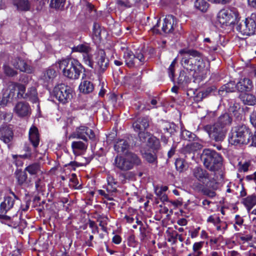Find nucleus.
<instances>
[{"instance_id": "f257e3e1", "label": "nucleus", "mask_w": 256, "mask_h": 256, "mask_svg": "<svg viewBox=\"0 0 256 256\" xmlns=\"http://www.w3.org/2000/svg\"><path fill=\"white\" fill-rule=\"evenodd\" d=\"M179 54L183 56L181 64L187 70L202 76L208 72V64L200 52L194 49L184 48L179 51Z\"/></svg>"}, {"instance_id": "f03ea898", "label": "nucleus", "mask_w": 256, "mask_h": 256, "mask_svg": "<svg viewBox=\"0 0 256 256\" xmlns=\"http://www.w3.org/2000/svg\"><path fill=\"white\" fill-rule=\"evenodd\" d=\"M59 68L66 77L72 80L79 78L83 66L76 59H64L58 62Z\"/></svg>"}, {"instance_id": "7ed1b4c3", "label": "nucleus", "mask_w": 256, "mask_h": 256, "mask_svg": "<svg viewBox=\"0 0 256 256\" xmlns=\"http://www.w3.org/2000/svg\"><path fill=\"white\" fill-rule=\"evenodd\" d=\"M202 157L204 166L210 170H217L221 164L222 158L214 150L204 149Z\"/></svg>"}, {"instance_id": "20e7f679", "label": "nucleus", "mask_w": 256, "mask_h": 256, "mask_svg": "<svg viewBox=\"0 0 256 256\" xmlns=\"http://www.w3.org/2000/svg\"><path fill=\"white\" fill-rule=\"evenodd\" d=\"M228 141L233 145L246 144L249 142L248 132L244 126L233 128L230 134Z\"/></svg>"}, {"instance_id": "39448f33", "label": "nucleus", "mask_w": 256, "mask_h": 256, "mask_svg": "<svg viewBox=\"0 0 256 256\" xmlns=\"http://www.w3.org/2000/svg\"><path fill=\"white\" fill-rule=\"evenodd\" d=\"M53 94L60 102L65 104L68 103L72 98L73 90L70 86L60 84L54 88Z\"/></svg>"}, {"instance_id": "423d86ee", "label": "nucleus", "mask_w": 256, "mask_h": 256, "mask_svg": "<svg viewBox=\"0 0 256 256\" xmlns=\"http://www.w3.org/2000/svg\"><path fill=\"white\" fill-rule=\"evenodd\" d=\"M114 162L116 166L119 169L127 170L131 169L134 164H140V160L135 154L130 153L125 158L117 156L115 158Z\"/></svg>"}, {"instance_id": "0eeeda50", "label": "nucleus", "mask_w": 256, "mask_h": 256, "mask_svg": "<svg viewBox=\"0 0 256 256\" xmlns=\"http://www.w3.org/2000/svg\"><path fill=\"white\" fill-rule=\"evenodd\" d=\"M238 18V12L234 8L221 10L217 15L218 20L222 25L234 24Z\"/></svg>"}, {"instance_id": "6e6552de", "label": "nucleus", "mask_w": 256, "mask_h": 256, "mask_svg": "<svg viewBox=\"0 0 256 256\" xmlns=\"http://www.w3.org/2000/svg\"><path fill=\"white\" fill-rule=\"evenodd\" d=\"M92 66H90L98 72H104L108 65V60L106 58V53L104 50H100L94 56H92Z\"/></svg>"}, {"instance_id": "1a4fd4ad", "label": "nucleus", "mask_w": 256, "mask_h": 256, "mask_svg": "<svg viewBox=\"0 0 256 256\" xmlns=\"http://www.w3.org/2000/svg\"><path fill=\"white\" fill-rule=\"evenodd\" d=\"M123 58L126 64L130 68L141 66L145 62V58L142 54L138 53L135 56L132 51L128 48L125 50Z\"/></svg>"}, {"instance_id": "9d476101", "label": "nucleus", "mask_w": 256, "mask_h": 256, "mask_svg": "<svg viewBox=\"0 0 256 256\" xmlns=\"http://www.w3.org/2000/svg\"><path fill=\"white\" fill-rule=\"evenodd\" d=\"M72 52L82 54L83 62L84 64L88 66H92V48L88 44L84 43L74 46L72 48Z\"/></svg>"}, {"instance_id": "9b49d317", "label": "nucleus", "mask_w": 256, "mask_h": 256, "mask_svg": "<svg viewBox=\"0 0 256 256\" xmlns=\"http://www.w3.org/2000/svg\"><path fill=\"white\" fill-rule=\"evenodd\" d=\"M206 128H208L210 137L216 142H222L225 138L226 130L224 126L214 124L212 126H207Z\"/></svg>"}, {"instance_id": "f8f14e48", "label": "nucleus", "mask_w": 256, "mask_h": 256, "mask_svg": "<svg viewBox=\"0 0 256 256\" xmlns=\"http://www.w3.org/2000/svg\"><path fill=\"white\" fill-rule=\"evenodd\" d=\"M18 197L12 191H10L9 194L6 196L4 201L0 204V213H6L12 208L15 201Z\"/></svg>"}, {"instance_id": "ddd939ff", "label": "nucleus", "mask_w": 256, "mask_h": 256, "mask_svg": "<svg viewBox=\"0 0 256 256\" xmlns=\"http://www.w3.org/2000/svg\"><path fill=\"white\" fill-rule=\"evenodd\" d=\"M13 112L18 116L24 118L30 115L32 110L28 103L19 102L14 106Z\"/></svg>"}, {"instance_id": "4468645a", "label": "nucleus", "mask_w": 256, "mask_h": 256, "mask_svg": "<svg viewBox=\"0 0 256 256\" xmlns=\"http://www.w3.org/2000/svg\"><path fill=\"white\" fill-rule=\"evenodd\" d=\"M192 176L198 182L205 184L207 187H210V180L209 178V174L206 170L200 167H196L192 170Z\"/></svg>"}, {"instance_id": "2eb2a0df", "label": "nucleus", "mask_w": 256, "mask_h": 256, "mask_svg": "<svg viewBox=\"0 0 256 256\" xmlns=\"http://www.w3.org/2000/svg\"><path fill=\"white\" fill-rule=\"evenodd\" d=\"M9 60L11 65L22 72L32 73L33 71L32 68L24 60L19 56L12 57Z\"/></svg>"}, {"instance_id": "dca6fc26", "label": "nucleus", "mask_w": 256, "mask_h": 256, "mask_svg": "<svg viewBox=\"0 0 256 256\" xmlns=\"http://www.w3.org/2000/svg\"><path fill=\"white\" fill-rule=\"evenodd\" d=\"M74 135V138H81L86 141L87 140V137H88L90 140H94L95 138L94 132L91 129L84 126L77 128Z\"/></svg>"}, {"instance_id": "f3484780", "label": "nucleus", "mask_w": 256, "mask_h": 256, "mask_svg": "<svg viewBox=\"0 0 256 256\" xmlns=\"http://www.w3.org/2000/svg\"><path fill=\"white\" fill-rule=\"evenodd\" d=\"M15 84L12 83L6 88L4 93L2 100L0 101V108L6 106L8 102L12 101L15 96Z\"/></svg>"}, {"instance_id": "a211bd4d", "label": "nucleus", "mask_w": 256, "mask_h": 256, "mask_svg": "<svg viewBox=\"0 0 256 256\" xmlns=\"http://www.w3.org/2000/svg\"><path fill=\"white\" fill-rule=\"evenodd\" d=\"M176 24V19L173 16H166L164 20L162 30L164 33L172 32Z\"/></svg>"}, {"instance_id": "6ab92c4d", "label": "nucleus", "mask_w": 256, "mask_h": 256, "mask_svg": "<svg viewBox=\"0 0 256 256\" xmlns=\"http://www.w3.org/2000/svg\"><path fill=\"white\" fill-rule=\"evenodd\" d=\"M13 136V132L10 126H6L0 128V139L4 143L8 144L10 142Z\"/></svg>"}, {"instance_id": "aec40b11", "label": "nucleus", "mask_w": 256, "mask_h": 256, "mask_svg": "<svg viewBox=\"0 0 256 256\" xmlns=\"http://www.w3.org/2000/svg\"><path fill=\"white\" fill-rule=\"evenodd\" d=\"M29 140L34 148H36L40 144V137L38 128L32 126L29 130Z\"/></svg>"}, {"instance_id": "412c9836", "label": "nucleus", "mask_w": 256, "mask_h": 256, "mask_svg": "<svg viewBox=\"0 0 256 256\" xmlns=\"http://www.w3.org/2000/svg\"><path fill=\"white\" fill-rule=\"evenodd\" d=\"M16 178L19 185L28 186L31 185L32 180H28V175L26 172L17 170L15 172Z\"/></svg>"}, {"instance_id": "4be33fe9", "label": "nucleus", "mask_w": 256, "mask_h": 256, "mask_svg": "<svg viewBox=\"0 0 256 256\" xmlns=\"http://www.w3.org/2000/svg\"><path fill=\"white\" fill-rule=\"evenodd\" d=\"M88 144L81 141H74L72 143V148L76 156H79L86 150Z\"/></svg>"}, {"instance_id": "5701e85b", "label": "nucleus", "mask_w": 256, "mask_h": 256, "mask_svg": "<svg viewBox=\"0 0 256 256\" xmlns=\"http://www.w3.org/2000/svg\"><path fill=\"white\" fill-rule=\"evenodd\" d=\"M24 170V172L28 173L31 176H38L42 174L40 164L36 162L29 164Z\"/></svg>"}, {"instance_id": "b1692460", "label": "nucleus", "mask_w": 256, "mask_h": 256, "mask_svg": "<svg viewBox=\"0 0 256 256\" xmlns=\"http://www.w3.org/2000/svg\"><path fill=\"white\" fill-rule=\"evenodd\" d=\"M204 245V242L200 241L194 243L192 246V251L188 256H202L204 252L202 249Z\"/></svg>"}, {"instance_id": "393cba45", "label": "nucleus", "mask_w": 256, "mask_h": 256, "mask_svg": "<svg viewBox=\"0 0 256 256\" xmlns=\"http://www.w3.org/2000/svg\"><path fill=\"white\" fill-rule=\"evenodd\" d=\"M236 87L239 91L248 92L252 89L253 85L251 80L248 78H244L240 80L237 84Z\"/></svg>"}, {"instance_id": "a878e982", "label": "nucleus", "mask_w": 256, "mask_h": 256, "mask_svg": "<svg viewBox=\"0 0 256 256\" xmlns=\"http://www.w3.org/2000/svg\"><path fill=\"white\" fill-rule=\"evenodd\" d=\"M132 126L136 132L145 130L149 126V121L147 118H142L134 122Z\"/></svg>"}, {"instance_id": "bb28decb", "label": "nucleus", "mask_w": 256, "mask_h": 256, "mask_svg": "<svg viewBox=\"0 0 256 256\" xmlns=\"http://www.w3.org/2000/svg\"><path fill=\"white\" fill-rule=\"evenodd\" d=\"M141 153L142 157L148 162L152 163L156 160V153L154 152H151L148 150L146 148H142Z\"/></svg>"}, {"instance_id": "cd10ccee", "label": "nucleus", "mask_w": 256, "mask_h": 256, "mask_svg": "<svg viewBox=\"0 0 256 256\" xmlns=\"http://www.w3.org/2000/svg\"><path fill=\"white\" fill-rule=\"evenodd\" d=\"M242 202L250 211L256 204V196L252 194L242 198Z\"/></svg>"}, {"instance_id": "c85d7f7f", "label": "nucleus", "mask_w": 256, "mask_h": 256, "mask_svg": "<svg viewBox=\"0 0 256 256\" xmlns=\"http://www.w3.org/2000/svg\"><path fill=\"white\" fill-rule=\"evenodd\" d=\"M240 98L246 104L252 106L256 104V97L252 94H242Z\"/></svg>"}, {"instance_id": "c756f323", "label": "nucleus", "mask_w": 256, "mask_h": 256, "mask_svg": "<svg viewBox=\"0 0 256 256\" xmlns=\"http://www.w3.org/2000/svg\"><path fill=\"white\" fill-rule=\"evenodd\" d=\"M79 89L81 92L84 94H88L92 92L94 86L90 81L84 80L80 84Z\"/></svg>"}, {"instance_id": "7c9ffc66", "label": "nucleus", "mask_w": 256, "mask_h": 256, "mask_svg": "<svg viewBox=\"0 0 256 256\" xmlns=\"http://www.w3.org/2000/svg\"><path fill=\"white\" fill-rule=\"evenodd\" d=\"M26 98L24 99L28 100L32 103H36L38 102V94L36 89L34 88H30L26 94Z\"/></svg>"}, {"instance_id": "2f4dec72", "label": "nucleus", "mask_w": 256, "mask_h": 256, "mask_svg": "<svg viewBox=\"0 0 256 256\" xmlns=\"http://www.w3.org/2000/svg\"><path fill=\"white\" fill-rule=\"evenodd\" d=\"M128 147V142L126 140L122 139L118 140L114 146L115 150L118 153L124 152Z\"/></svg>"}, {"instance_id": "473e14b6", "label": "nucleus", "mask_w": 256, "mask_h": 256, "mask_svg": "<svg viewBox=\"0 0 256 256\" xmlns=\"http://www.w3.org/2000/svg\"><path fill=\"white\" fill-rule=\"evenodd\" d=\"M10 64H11L10 61L8 60V62L4 64L2 70H4V74L6 76L13 77L18 74V72L12 68L10 66Z\"/></svg>"}, {"instance_id": "72a5a7b5", "label": "nucleus", "mask_w": 256, "mask_h": 256, "mask_svg": "<svg viewBox=\"0 0 256 256\" xmlns=\"http://www.w3.org/2000/svg\"><path fill=\"white\" fill-rule=\"evenodd\" d=\"M148 146L154 150H158L160 147L159 140L156 137L151 136L148 138Z\"/></svg>"}, {"instance_id": "f704fd0d", "label": "nucleus", "mask_w": 256, "mask_h": 256, "mask_svg": "<svg viewBox=\"0 0 256 256\" xmlns=\"http://www.w3.org/2000/svg\"><path fill=\"white\" fill-rule=\"evenodd\" d=\"M14 3L19 10L27 11L30 8L28 0H14Z\"/></svg>"}, {"instance_id": "c9c22d12", "label": "nucleus", "mask_w": 256, "mask_h": 256, "mask_svg": "<svg viewBox=\"0 0 256 256\" xmlns=\"http://www.w3.org/2000/svg\"><path fill=\"white\" fill-rule=\"evenodd\" d=\"M12 84H15V92L16 90V88L18 90L17 96L18 98H26V86L22 84L18 83H12Z\"/></svg>"}, {"instance_id": "e433bc0d", "label": "nucleus", "mask_w": 256, "mask_h": 256, "mask_svg": "<svg viewBox=\"0 0 256 256\" xmlns=\"http://www.w3.org/2000/svg\"><path fill=\"white\" fill-rule=\"evenodd\" d=\"M107 181L108 186L107 190L110 192H115L116 190V186L117 184L116 180L114 178V176L110 174H108Z\"/></svg>"}, {"instance_id": "4c0bfd02", "label": "nucleus", "mask_w": 256, "mask_h": 256, "mask_svg": "<svg viewBox=\"0 0 256 256\" xmlns=\"http://www.w3.org/2000/svg\"><path fill=\"white\" fill-rule=\"evenodd\" d=\"M194 6L196 9L202 12H206L208 10L209 4L204 0H196Z\"/></svg>"}, {"instance_id": "58836bf2", "label": "nucleus", "mask_w": 256, "mask_h": 256, "mask_svg": "<svg viewBox=\"0 0 256 256\" xmlns=\"http://www.w3.org/2000/svg\"><path fill=\"white\" fill-rule=\"evenodd\" d=\"M232 122V118L228 114H225L220 116L218 122L216 124L222 126L225 128V126L230 124Z\"/></svg>"}, {"instance_id": "ea45409f", "label": "nucleus", "mask_w": 256, "mask_h": 256, "mask_svg": "<svg viewBox=\"0 0 256 256\" xmlns=\"http://www.w3.org/2000/svg\"><path fill=\"white\" fill-rule=\"evenodd\" d=\"M246 22L249 35L253 34L256 26L254 22L250 18H246Z\"/></svg>"}, {"instance_id": "a19ab883", "label": "nucleus", "mask_w": 256, "mask_h": 256, "mask_svg": "<svg viewBox=\"0 0 256 256\" xmlns=\"http://www.w3.org/2000/svg\"><path fill=\"white\" fill-rule=\"evenodd\" d=\"M66 0H51L50 6L56 9H62L65 4Z\"/></svg>"}, {"instance_id": "79ce46f5", "label": "nucleus", "mask_w": 256, "mask_h": 256, "mask_svg": "<svg viewBox=\"0 0 256 256\" xmlns=\"http://www.w3.org/2000/svg\"><path fill=\"white\" fill-rule=\"evenodd\" d=\"M116 4L117 6L121 9L128 8L132 6L129 0H116Z\"/></svg>"}, {"instance_id": "37998d69", "label": "nucleus", "mask_w": 256, "mask_h": 256, "mask_svg": "<svg viewBox=\"0 0 256 256\" xmlns=\"http://www.w3.org/2000/svg\"><path fill=\"white\" fill-rule=\"evenodd\" d=\"M36 177L37 178L35 181L36 188L38 191H40L42 190L43 188L45 186V184L43 181L44 177L42 174Z\"/></svg>"}, {"instance_id": "c03bdc74", "label": "nucleus", "mask_w": 256, "mask_h": 256, "mask_svg": "<svg viewBox=\"0 0 256 256\" xmlns=\"http://www.w3.org/2000/svg\"><path fill=\"white\" fill-rule=\"evenodd\" d=\"M236 29L244 35L250 36L246 27V19L238 26Z\"/></svg>"}, {"instance_id": "a18cd8bd", "label": "nucleus", "mask_w": 256, "mask_h": 256, "mask_svg": "<svg viewBox=\"0 0 256 256\" xmlns=\"http://www.w3.org/2000/svg\"><path fill=\"white\" fill-rule=\"evenodd\" d=\"M56 76V71L52 69H49L45 72L44 78L46 81L48 82L55 78Z\"/></svg>"}, {"instance_id": "49530a36", "label": "nucleus", "mask_w": 256, "mask_h": 256, "mask_svg": "<svg viewBox=\"0 0 256 256\" xmlns=\"http://www.w3.org/2000/svg\"><path fill=\"white\" fill-rule=\"evenodd\" d=\"M220 217L216 214L211 215L209 216L206 220V222L209 223H212L214 225L219 224L220 222Z\"/></svg>"}, {"instance_id": "de8ad7c7", "label": "nucleus", "mask_w": 256, "mask_h": 256, "mask_svg": "<svg viewBox=\"0 0 256 256\" xmlns=\"http://www.w3.org/2000/svg\"><path fill=\"white\" fill-rule=\"evenodd\" d=\"M234 84L232 82L228 83L224 85L221 88V91H226V92H232L234 90Z\"/></svg>"}, {"instance_id": "09e8293b", "label": "nucleus", "mask_w": 256, "mask_h": 256, "mask_svg": "<svg viewBox=\"0 0 256 256\" xmlns=\"http://www.w3.org/2000/svg\"><path fill=\"white\" fill-rule=\"evenodd\" d=\"M176 168L180 172H182L184 168V162L182 159H177L175 162Z\"/></svg>"}, {"instance_id": "8fccbe9b", "label": "nucleus", "mask_w": 256, "mask_h": 256, "mask_svg": "<svg viewBox=\"0 0 256 256\" xmlns=\"http://www.w3.org/2000/svg\"><path fill=\"white\" fill-rule=\"evenodd\" d=\"M192 188L193 190L198 192H202L204 186L202 182H194L192 186Z\"/></svg>"}, {"instance_id": "3c124183", "label": "nucleus", "mask_w": 256, "mask_h": 256, "mask_svg": "<svg viewBox=\"0 0 256 256\" xmlns=\"http://www.w3.org/2000/svg\"><path fill=\"white\" fill-rule=\"evenodd\" d=\"M215 226H216V228L218 231L224 233L225 230L227 228L228 226L226 222L220 220L219 224H216Z\"/></svg>"}, {"instance_id": "603ef678", "label": "nucleus", "mask_w": 256, "mask_h": 256, "mask_svg": "<svg viewBox=\"0 0 256 256\" xmlns=\"http://www.w3.org/2000/svg\"><path fill=\"white\" fill-rule=\"evenodd\" d=\"M213 203L206 199L203 200L202 202V206L205 210L210 211V212H212L213 210L210 208V205Z\"/></svg>"}, {"instance_id": "864d4df0", "label": "nucleus", "mask_w": 256, "mask_h": 256, "mask_svg": "<svg viewBox=\"0 0 256 256\" xmlns=\"http://www.w3.org/2000/svg\"><path fill=\"white\" fill-rule=\"evenodd\" d=\"M138 136L140 139V140L142 142H144L146 141V139L150 138V133L148 132H144L142 131H139Z\"/></svg>"}, {"instance_id": "5fc2aeb1", "label": "nucleus", "mask_w": 256, "mask_h": 256, "mask_svg": "<svg viewBox=\"0 0 256 256\" xmlns=\"http://www.w3.org/2000/svg\"><path fill=\"white\" fill-rule=\"evenodd\" d=\"M88 225L90 228H92V234L98 233V228L94 221L89 220Z\"/></svg>"}, {"instance_id": "6e6d98bb", "label": "nucleus", "mask_w": 256, "mask_h": 256, "mask_svg": "<svg viewBox=\"0 0 256 256\" xmlns=\"http://www.w3.org/2000/svg\"><path fill=\"white\" fill-rule=\"evenodd\" d=\"M128 245L130 246L136 248L138 245V242L135 240L134 236H129L128 240Z\"/></svg>"}, {"instance_id": "4d7b16f0", "label": "nucleus", "mask_w": 256, "mask_h": 256, "mask_svg": "<svg viewBox=\"0 0 256 256\" xmlns=\"http://www.w3.org/2000/svg\"><path fill=\"white\" fill-rule=\"evenodd\" d=\"M204 195L207 196L210 198H213L216 196V194L214 190H210L204 187L203 190L202 192Z\"/></svg>"}, {"instance_id": "13d9d810", "label": "nucleus", "mask_w": 256, "mask_h": 256, "mask_svg": "<svg viewBox=\"0 0 256 256\" xmlns=\"http://www.w3.org/2000/svg\"><path fill=\"white\" fill-rule=\"evenodd\" d=\"M176 64V60H174L171 63V64L168 69V74H169L171 78H174V66H175Z\"/></svg>"}, {"instance_id": "bf43d9fd", "label": "nucleus", "mask_w": 256, "mask_h": 256, "mask_svg": "<svg viewBox=\"0 0 256 256\" xmlns=\"http://www.w3.org/2000/svg\"><path fill=\"white\" fill-rule=\"evenodd\" d=\"M12 157L14 160V162L16 166H21L23 164V162L19 158L18 155L12 154Z\"/></svg>"}, {"instance_id": "052dcab7", "label": "nucleus", "mask_w": 256, "mask_h": 256, "mask_svg": "<svg viewBox=\"0 0 256 256\" xmlns=\"http://www.w3.org/2000/svg\"><path fill=\"white\" fill-rule=\"evenodd\" d=\"M190 144L194 152L200 150L202 148V146L198 142H193Z\"/></svg>"}, {"instance_id": "680f3d73", "label": "nucleus", "mask_w": 256, "mask_h": 256, "mask_svg": "<svg viewBox=\"0 0 256 256\" xmlns=\"http://www.w3.org/2000/svg\"><path fill=\"white\" fill-rule=\"evenodd\" d=\"M190 144H188L186 146L183 148L182 152L184 154H190L194 152V150L192 149Z\"/></svg>"}, {"instance_id": "e2e57ef3", "label": "nucleus", "mask_w": 256, "mask_h": 256, "mask_svg": "<svg viewBox=\"0 0 256 256\" xmlns=\"http://www.w3.org/2000/svg\"><path fill=\"white\" fill-rule=\"evenodd\" d=\"M250 121L252 124L256 128V112H254L250 114Z\"/></svg>"}, {"instance_id": "0e129e2a", "label": "nucleus", "mask_w": 256, "mask_h": 256, "mask_svg": "<svg viewBox=\"0 0 256 256\" xmlns=\"http://www.w3.org/2000/svg\"><path fill=\"white\" fill-rule=\"evenodd\" d=\"M112 242L115 244H118L122 242V238L119 235H115L112 238Z\"/></svg>"}, {"instance_id": "69168bd1", "label": "nucleus", "mask_w": 256, "mask_h": 256, "mask_svg": "<svg viewBox=\"0 0 256 256\" xmlns=\"http://www.w3.org/2000/svg\"><path fill=\"white\" fill-rule=\"evenodd\" d=\"M200 228H195L194 230L190 232V236L192 238H196L198 236Z\"/></svg>"}, {"instance_id": "338daca9", "label": "nucleus", "mask_w": 256, "mask_h": 256, "mask_svg": "<svg viewBox=\"0 0 256 256\" xmlns=\"http://www.w3.org/2000/svg\"><path fill=\"white\" fill-rule=\"evenodd\" d=\"M182 135L184 139H187L188 138H192V133L188 130H182Z\"/></svg>"}, {"instance_id": "774afa93", "label": "nucleus", "mask_w": 256, "mask_h": 256, "mask_svg": "<svg viewBox=\"0 0 256 256\" xmlns=\"http://www.w3.org/2000/svg\"><path fill=\"white\" fill-rule=\"evenodd\" d=\"M140 238L141 240H143L144 239V238L146 236V230L144 227H140Z\"/></svg>"}]
</instances>
